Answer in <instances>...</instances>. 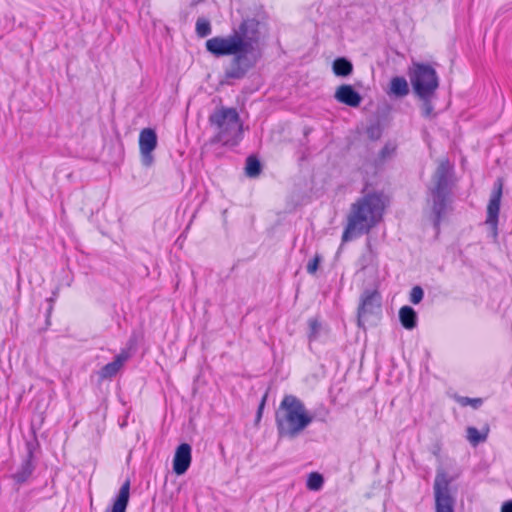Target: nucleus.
<instances>
[{
  "label": "nucleus",
  "instance_id": "aec40b11",
  "mask_svg": "<svg viewBox=\"0 0 512 512\" xmlns=\"http://www.w3.org/2000/svg\"><path fill=\"white\" fill-rule=\"evenodd\" d=\"M488 433H489L488 427L483 428L482 432H480L475 427H468L467 428V439L473 446H476L480 442H484L487 439Z\"/></svg>",
  "mask_w": 512,
  "mask_h": 512
},
{
  "label": "nucleus",
  "instance_id": "ddd939ff",
  "mask_svg": "<svg viewBox=\"0 0 512 512\" xmlns=\"http://www.w3.org/2000/svg\"><path fill=\"white\" fill-rule=\"evenodd\" d=\"M128 354L126 352H122L115 357V359L106 364L100 371L99 376L101 379H107L115 376L120 369L123 367L124 363L128 359Z\"/></svg>",
  "mask_w": 512,
  "mask_h": 512
},
{
  "label": "nucleus",
  "instance_id": "c85d7f7f",
  "mask_svg": "<svg viewBox=\"0 0 512 512\" xmlns=\"http://www.w3.org/2000/svg\"><path fill=\"white\" fill-rule=\"evenodd\" d=\"M501 512H512V500L503 503Z\"/></svg>",
  "mask_w": 512,
  "mask_h": 512
},
{
  "label": "nucleus",
  "instance_id": "1a4fd4ad",
  "mask_svg": "<svg viewBox=\"0 0 512 512\" xmlns=\"http://www.w3.org/2000/svg\"><path fill=\"white\" fill-rule=\"evenodd\" d=\"M209 120L218 128H243L235 108H218L210 115Z\"/></svg>",
  "mask_w": 512,
  "mask_h": 512
},
{
  "label": "nucleus",
  "instance_id": "423d86ee",
  "mask_svg": "<svg viewBox=\"0 0 512 512\" xmlns=\"http://www.w3.org/2000/svg\"><path fill=\"white\" fill-rule=\"evenodd\" d=\"M435 512H454L455 500L450 492V480L438 471L434 481Z\"/></svg>",
  "mask_w": 512,
  "mask_h": 512
},
{
  "label": "nucleus",
  "instance_id": "f03ea898",
  "mask_svg": "<svg viewBox=\"0 0 512 512\" xmlns=\"http://www.w3.org/2000/svg\"><path fill=\"white\" fill-rule=\"evenodd\" d=\"M385 201L382 195L368 194L352 204L342 241L369 232L382 218Z\"/></svg>",
  "mask_w": 512,
  "mask_h": 512
},
{
  "label": "nucleus",
  "instance_id": "4468645a",
  "mask_svg": "<svg viewBox=\"0 0 512 512\" xmlns=\"http://www.w3.org/2000/svg\"><path fill=\"white\" fill-rule=\"evenodd\" d=\"M241 137L242 130H219L216 136L211 139V143L234 146L240 141Z\"/></svg>",
  "mask_w": 512,
  "mask_h": 512
},
{
  "label": "nucleus",
  "instance_id": "0eeeda50",
  "mask_svg": "<svg viewBox=\"0 0 512 512\" xmlns=\"http://www.w3.org/2000/svg\"><path fill=\"white\" fill-rule=\"evenodd\" d=\"M158 137L155 130H141L139 135V150L141 163L150 167L154 163L153 151L156 149Z\"/></svg>",
  "mask_w": 512,
  "mask_h": 512
},
{
  "label": "nucleus",
  "instance_id": "20e7f679",
  "mask_svg": "<svg viewBox=\"0 0 512 512\" xmlns=\"http://www.w3.org/2000/svg\"><path fill=\"white\" fill-rule=\"evenodd\" d=\"M409 78L415 96L421 101V111L425 117L433 115V101L439 87L436 70L429 64L414 63L409 70Z\"/></svg>",
  "mask_w": 512,
  "mask_h": 512
},
{
  "label": "nucleus",
  "instance_id": "9b49d317",
  "mask_svg": "<svg viewBox=\"0 0 512 512\" xmlns=\"http://www.w3.org/2000/svg\"><path fill=\"white\" fill-rule=\"evenodd\" d=\"M191 459V446L187 443L179 445L173 458V471L183 475L190 467Z\"/></svg>",
  "mask_w": 512,
  "mask_h": 512
},
{
  "label": "nucleus",
  "instance_id": "f8f14e48",
  "mask_svg": "<svg viewBox=\"0 0 512 512\" xmlns=\"http://www.w3.org/2000/svg\"><path fill=\"white\" fill-rule=\"evenodd\" d=\"M334 98L342 104L350 107H358L361 104V95L349 84L340 85L334 94Z\"/></svg>",
  "mask_w": 512,
  "mask_h": 512
},
{
  "label": "nucleus",
  "instance_id": "cd10ccee",
  "mask_svg": "<svg viewBox=\"0 0 512 512\" xmlns=\"http://www.w3.org/2000/svg\"><path fill=\"white\" fill-rule=\"evenodd\" d=\"M266 397H267V395H265V396L262 398V401H261V403H260V405H259L258 412H257V419H256V421H257V422L261 419L262 411H263V409H264L265 402H266Z\"/></svg>",
  "mask_w": 512,
  "mask_h": 512
},
{
  "label": "nucleus",
  "instance_id": "5701e85b",
  "mask_svg": "<svg viewBox=\"0 0 512 512\" xmlns=\"http://www.w3.org/2000/svg\"><path fill=\"white\" fill-rule=\"evenodd\" d=\"M323 476L317 472L309 474L307 479V488L312 491H318L323 486Z\"/></svg>",
  "mask_w": 512,
  "mask_h": 512
},
{
  "label": "nucleus",
  "instance_id": "a878e982",
  "mask_svg": "<svg viewBox=\"0 0 512 512\" xmlns=\"http://www.w3.org/2000/svg\"><path fill=\"white\" fill-rule=\"evenodd\" d=\"M320 263V257L315 256L309 263L307 264V272L310 274H314L319 266Z\"/></svg>",
  "mask_w": 512,
  "mask_h": 512
},
{
  "label": "nucleus",
  "instance_id": "6e6552de",
  "mask_svg": "<svg viewBox=\"0 0 512 512\" xmlns=\"http://www.w3.org/2000/svg\"><path fill=\"white\" fill-rule=\"evenodd\" d=\"M502 187V181L498 179L497 182L495 183L494 190L490 196V200L487 206L486 224H488L491 227L494 239H496L498 235L497 224L500 210V201L502 196Z\"/></svg>",
  "mask_w": 512,
  "mask_h": 512
},
{
  "label": "nucleus",
  "instance_id": "6ab92c4d",
  "mask_svg": "<svg viewBox=\"0 0 512 512\" xmlns=\"http://www.w3.org/2000/svg\"><path fill=\"white\" fill-rule=\"evenodd\" d=\"M33 470L32 452L29 451L28 458L24 461L21 468L14 474V479L18 483H23L31 476Z\"/></svg>",
  "mask_w": 512,
  "mask_h": 512
},
{
  "label": "nucleus",
  "instance_id": "bb28decb",
  "mask_svg": "<svg viewBox=\"0 0 512 512\" xmlns=\"http://www.w3.org/2000/svg\"><path fill=\"white\" fill-rule=\"evenodd\" d=\"M396 149V146L393 144L386 145L381 152L382 158H386L390 154H392Z\"/></svg>",
  "mask_w": 512,
  "mask_h": 512
},
{
  "label": "nucleus",
  "instance_id": "412c9836",
  "mask_svg": "<svg viewBox=\"0 0 512 512\" xmlns=\"http://www.w3.org/2000/svg\"><path fill=\"white\" fill-rule=\"evenodd\" d=\"M245 171L249 177H257L261 172V164L254 156H249L246 160Z\"/></svg>",
  "mask_w": 512,
  "mask_h": 512
},
{
  "label": "nucleus",
  "instance_id": "7ed1b4c3",
  "mask_svg": "<svg viewBox=\"0 0 512 512\" xmlns=\"http://www.w3.org/2000/svg\"><path fill=\"white\" fill-rule=\"evenodd\" d=\"M276 424L280 436L294 438L313 421L304 403L294 395H285L276 411Z\"/></svg>",
  "mask_w": 512,
  "mask_h": 512
},
{
  "label": "nucleus",
  "instance_id": "2eb2a0df",
  "mask_svg": "<svg viewBox=\"0 0 512 512\" xmlns=\"http://www.w3.org/2000/svg\"><path fill=\"white\" fill-rule=\"evenodd\" d=\"M130 491V482L126 481L120 488L118 496L113 503L111 512H125L128 501H129V493Z\"/></svg>",
  "mask_w": 512,
  "mask_h": 512
},
{
  "label": "nucleus",
  "instance_id": "4be33fe9",
  "mask_svg": "<svg viewBox=\"0 0 512 512\" xmlns=\"http://www.w3.org/2000/svg\"><path fill=\"white\" fill-rule=\"evenodd\" d=\"M212 32L210 21L206 18L200 17L196 21V33L199 37L204 38Z\"/></svg>",
  "mask_w": 512,
  "mask_h": 512
},
{
  "label": "nucleus",
  "instance_id": "b1692460",
  "mask_svg": "<svg viewBox=\"0 0 512 512\" xmlns=\"http://www.w3.org/2000/svg\"><path fill=\"white\" fill-rule=\"evenodd\" d=\"M424 296L423 289L420 286H415L410 292V301L413 304H418L422 301Z\"/></svg>",
  "mask_w": 512,
  "mask_h": 512
},
{
  "label": "nucleus",
  "instance_id": "dca6fc26",
  "mask_svg": "<svg viewBox=\"0 0 512 512\" xmlns=\"http://www.w3.org/2000/svg\"><path fill=\"white\" fill-rule=\"evenodd\" d=\"M399 319L402 326L408 330L416 327L417 315L413 308L410 306H403L399 310Z\"/></svg>",
  "mask_w": 512,
  "mask_h": 512
},
{
  "label": "nucleus",
  "instance_id": "f257e3e1",
  "mask_svg": "<svg viewBox=\"0 0 512 512\" xmlns=\"http://www.w3.org/2000/svg\"><path fill=\"white\" fill-rule=\"evenodd\" d=\"M260 38V22L255 18H246L233 27L230 34L208 39L205 48L216 58L232 56L224 75L226 79L239 80L257 64Z\"/></svg>",
  "mask_w": 512,
  "mask_h": 512
},
{
  "label": "nucleus",
  "instance_id": "f3484780",
  "mask_svg": "<svg viewBox=\"0 0 512 512\" xmlns=\"http://www.w3.org/2000/svg\"><path fill=\"white\" fill-rule=\"evenodd\" d=\"M408 93L409 86L404 77L396 76L391 79L389 94L402 98L408 95Z\"/></svg>",
  "mask_w": 512,
  "mask_h": 512
},
{
  "label": "nucleus",
  "instance_id": "39448f33",
  "mask_svg": "<svg viewBox=\"0 0 512 512\" xmlns=\"http://www.w3.org/2000/svg\"><path fill=\"white\" fill-rule=\"evenodd\" d=\"M451 166L447 160H442L433 176L432 194L434 200L433 212L436 216V221L440 219L441 212L444 207L445 193L448 186V176Z\"/></svg>",
  "mask_w": 512,
  "mask_h": 512
},
{
  "label": "nucleus",
  "instance_id": "a211bd4d",
  "mask_svg": "<svg viewBox=\"0 0 512 512\" xmlns=\"http://www.w3.org/2000/svg\"><path fill=\"white\" fill-rule=\"evenodd\" d=\"M332 70L336 76L347 77L353 72V64L348 59L340 57L334 60Z\"/></svg>",
  "mask_w": 512,
  "mask_h": 512
},
{
  "label": "nucleus",
  "instance_id": "9d476101",
  "mask_svg": "<svg viewBox=\"0 0 512 512\" xmlns=\"http://www.w3.org/2000/svg\"><path fill=\"white\" fill-rule=\"evenodd\" d=\"M379 310V295L376 292H365L358 308V326L363 327L367 315L374 314Z\"/></svg>",
  "mask_w": 512,
  "mask_h": 512
},
{
  "label": "nucleus",
  "instance_id": "393cba45",
  "mask_svg": "<svg viewBox=\"0 0 512 512\" xmlns=\"http://www.w3.org/2000/svg\"><path fill=\"white\" fill-rule=\"evenodd\" d=\"M458 402L462 406L471 405L474 408H478L482 404V399L481 398L461 397L458 399Z\"/></svg>",
  "mask_w": 512,
  "mask_h": 512
},
{
  "label": "nucleus",
  "instance_id": "c756f323",
  "mask_svg": "<svg viewBox=\"0 0 512 512\" xmlns=\"http://www.w3.org/2000/svg\"><path fill=\"white\" fill-rule=\"evenodd\" d=\"M311 324H312V328H313V329H314V328H316L315 323H311Z\"/></svg>",
  "mask_w": 512,
  "mask_h": 512
},
{
  "label": "nucleus",
  "instance_id": "7c9ffc66",
  "mask_svg": "<svg viewBox=\"0 0 512 512\" xmlns=\"http://www.w3.org/2000/svg\"><path fill=\"white\" fill-rule=\"evenodd\" d=\"M311 324H312V328H313V329H314V328H316L315 323H311Z\"/></svg>",
  "mask_w": 512,
  "mask_h": 512
}]
</instances>
